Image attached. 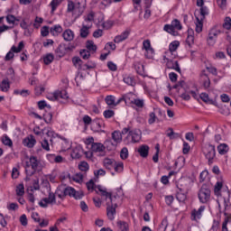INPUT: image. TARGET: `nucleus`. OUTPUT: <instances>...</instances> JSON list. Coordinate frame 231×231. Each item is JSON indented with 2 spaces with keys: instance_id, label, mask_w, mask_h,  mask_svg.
<instances>
[{
  "instance_id": "1",
  "label": "nucleus",
  "mask_w": 231,
  "mask_h": 231,
  "mask_svg": "<svg viewBox=\"0 0 231 231\" xmlns=\"http://www.w3.org/2000/svg\"><path fill=\"white\" fill-rule=\"evenodd\" d=\"M198 198L199 203H202V205H208L212 200V190L210 189V185L202 184L199 189Z\"/></svg>"
},
{
  "instance_id": "2",
  "label": "nucleus",
  "mask_w": 231,
  "mask_h": 231,
  "mask_svg": "<svg viewBox=\"0 0 231 231\" xmlns=\"http://www.w3.org/2000/svg\"><path fill=\"white\" fill-rule=\"evenodd\" d=\"M202 152L206 160H208V165H212L214 163V158H216V145L211 143L205 144L202 147Z\"/></svg>"
},
{
  "instance_id": "3",
  "label": "nucleus",
  "mask_w": 231,
  "mask_h": 231,
  "mask_svg": "<svg viewBox=\"0 0 231 231\" xmlns=\"http://www.w3.org/2000/svg\"><path fill=\"white\" fill-rule=\"evenodd\" d=\"M37 167H39V160L35 156H31L29 162H25V172L27 176H33L37 172Z\"/></svg>"
},
{
  "instance_id": "4",
  "label": "nucleus",
  "mask_w": 231,
  "mask_h": 231,
  "mask_svg": "<svg viewBox=\"0 0 231 231\" xmlns=\"http://www.w3.org/2000/svg\"><path fill=\"white\" fill-rule=\"evenodd\" d=\"M182 29L183 26H181V22H180L178 19H174L171 24H165L163 27L164 32H167V33L174 36L178 35L176 30L180 31Z\"/></svg>"
},
{
  "instance_id": "5",
  "label": "nucleus",
  "mask_w": 231,
  "mask_h": 231,
  "mask_svg": "<svg viewBox=\"0 0 231 231\" xmlns=\"http://www.w3.org/2000/svg\"><path fill=\"white\" fill-rule=\"evenodd\" d=\"M142 140V131L132 130L128 133L127 136L124 139L125 143L129 145V143H138Z\"/></svg>"
},
{
  "instance_id": "6",
  "label": "nucleus",
  "mask_w": 231,
  "mask_h": 231,
  "mask_svg": "<svg viewBox=\"0 0 231 231\" xmlns=\"http://www.w3.org/2000/svg\"><path fill=\"white\" fill-rule=\"evenodd\" d=\"M177 195L176 198L180 203H185L187 201V192L189 189L187 186L181 184V181H179L177 184Z\"/></svg>"
},
{
  "instance_id": "7",
  "label": "nucleus",
  "mask_w": 231,
  "mask_h": 231,
  "mask_svg": "<svg viewBox=\"0 0 231 231\" xmlns=\"http://www.w3.org/2000/svg\"><path fill=\"white\" fill-rule=\"evenodd\" d=\"M23 48H24V42H20L18 44V47H15V45H14L10 51L7 52V54L5 57V60L8 61V60H12V59H14V57H15V54L14 53H21V51H23Z\"/></svg>"
},
{
  "instance_id": "8",
  "label": "nucleus",
  "mask_w": 231,
  "mask_h": 231,
  "mask_svg": "<svg viewBox=\"0 0 231 231\" xmlns=\"http://www.w3.org/2000/svg\"><path fill=\"white\" fill-rule=\"evenodd\" d=\"M118 205L115 203V201H107L106 202V216L110 221L115 219V216L116 215V208Z\"/></svg>"
},
{
  "instance_id": "9",
  "label": "nucleus",
  "mask_w": 231,
  "mask_h": 231,
  "mask_svg": "<svg viewBox=\"0 0 231 231\" xmlns=\"http://www.w3.org/2000/svg\"><path fill=\"white\" fill-rule=\"evenodd\" d=\"M105 125L106 124L103 119L96 118L91 123V130L94 131V133H106V131L102 130V127Z\"/></svg>"
},
{
  "instance_id": "10",
  "label": "nucleus",
  "mask_w": 231,
  "mask_h": 231,
  "mask_svg": "<svg viewBox=\"0 0 231 231\" xmlns=\"http://www.w3.org/2000/svg\"><path fill=\"white\" fill-rule=\"evenodd\" d=\"M164 60H167V68H169V69H174L175 71H177L178 73H181V69L180 68V63L178 62V60H170L169 58H167V56H163Z\"/></svg>"
},
{
  "instance_id": "11",
  "label": "nucleus",
  "mask_w": 231,
  "mask_h": 231,
  "mask_svg": "<svg viewBox=\"0 0 231 231\" xmlns=\"http://www.w3.org/2000/svg\"><path fill=\"white\" fill-rule=\"evenodd\" d=\"M224 207H225V212H224V216H226L224 222L222 223V231H228V221H230V217H228V213H226V210H228V208H230V206H228V202L226 201V199H224Z\"/></svg>"
},
{
  "instance_id": "12",
  "label": "nucleus",
  "mask_w": 231,
  "mask_h": 231,
  "mask_svg": "<svg viewBox=\"0 0 231 231\" xmlns=\"http://www.w3.org/2000/svg\"><path fill=\"white\" fill-rule=\"evenodd\" d=\"M96 189L101 193V196L106 198V203L107 201H115V199H116V196H113L111 193L107 192L106 189H102V186L98 185Z\"/></svg>"
},
{
  "instance_id": "13",
  "label": "nucleus",
  "mask_w": 231,
  "mask_h": 231,
  "mask_svg": "<svg viewBox=\"0 0 231 231\" xmlns=\"http://www.w3.org/2000/svg\"><path fill=\"white\" fill-rule=\"evenodd\" d=\"M129 35H131V30L126 29L121 34L116 35L114 38V42H116V44H120V42H124V41H126V39H129Z\"/></svg>"
},
{
  "instance_id": "14",
  "label": "nucleus",
  "mask_w": 231,
  "mask_h": 231,
  "mask_svg": "<svg viewBox=\"0 0 231 231\" xmlns=\"http://www.w3.org/2000/svg\"><path fill=\"white\" fill-rule=\"evenodd\" d=\"M221 33V31H216L215 29H212L208 37V44L209 46H214L216 44V41L217 39V35Z\"/></svg>"
},
{
  "instance_id": "15",
  "label": "nucleus",
  "mask_w": 231,
  "mask_h": 231,
  "mask_svg": "<svg viewBox=\"0 0 231 231\" xmlns=\"http://www.w3.org/2000/svg\"><path fill=\"white\" fill-rule=\"evenodd\" d=\"M200 80L202 81L204 89H208V88H210V78L208 77V74H207L206 70H202L200 72Z\"/></svg>"
},
{
  "instance_id": "16",
  "label": "nucleus",
  "mask_w": 231,
  "mask_h": 231,
  "mask_svg": "<svg viewBox=\"0 0 231 231\" xmlns=\"http://www.w3.org/2000/svg\"><path fill=\"white\" fill-rule=\"evenodd\" d=\"M203 212H205V206H200L199 209H193L191 211L192 221H198V219H201Z\"/></svg>"
},
{
  "instance_id": "17",
  "label": "nucleus",
  "mask_w": 231,
  "mask_h": 231,
  "mask_svg": "<svg viewBox=\"0 0 231 231\" xmlns=\"http://www.w3.org/2000/svg\"><path fill=\"white\" fill-rule=\"evenodd\" d=\"M62 98L63 100H68L69 96H68V91L66 90H57L52 94V100H60Z\"/></svg>"
},
{
  "instance_id": "18",
  "label": "nucleus",
  "mask_w": 231,
  "mask_h": 231,
  "mask_svg": "<svg viewBox=\"0 0 231 231\" xmlns=\"http://www.w3.org/2000/svg\"><path fill=\"white\" fill-rule=\"evenodd\" d=\"M23 143L24 147H28L29 149H32L35 146V143H37V141L35 140V137L31 134L23 140Z\"/></svg>"
},
{
  "instance_id": "19",
  "label": "nucleus",
  "mask_w": 231,
  "mask_h": 231,
  "mask_svg": "<svg viewBox=\"0 0 231 231\" xmlns=\"http://www.w3.org/2000/svg\"><path fill=\"white\" fill-rule=\"evenodd\" d=\"M92 152H104L106 151V146L101 143H93L91 144Z\"/></svg>"
},
{
  "instance_id": "20",
  "label": "nucleus",
  "mask_w": 231,
  "mask_h": 231,
  "mask_svg": "<svg viewBox=\"0 0 231 231\" xmlns=\"http://www.w3.org/2000/svg\"><path fill=\"white\" fill-rule=\"evenodd\" d=\"M142 158H147L149 156V145L143 144L137 150Z\"/></svg>"
},
{
  "instance_id": "21",
  "label": "nucleus",
  "mask_w": 231,
  "mask_h": 231,
  "mask_svg": "<svg viewBox=\"0 0 231 231\" xmlns=\"http://www.w3.org/2000/svg\"><path fill=\"white\" fill-rule=\"evenodd\" d=\"M186 44L189 46V48H192V46L194 45V31L192 29L188 30Z\"/></svg>"
},
{
  "instance_id": "22",
  "label": "nucleus",
  "mask_w": 231,
  "mask_h": 231,
  "mask_svg": "<svg viewBox=\"0 0 231 231\" xmlns=\"http://www.w3.org/2000/svg\"><path fill=\"white\" fill-rule=\"evenodd\" d=\"M62 37L64 41L70 42L73 41V39H75V33L70 29H67L63 32Z\"/></svg>"
},
{
  "instance_id": "23",
  "label": "nucleus",
  "mask_w": 231,
  "mask_h": 231,
  "mask_svg": "<svg viewBox=\"0 0 231 231\" xmlns=\"http://www.w3.org/2000/svg\"><path fill=\"white\" fill-rule=\"evenodd\" d=\"M68 48L66 47V44L64 43H60L58 48L55 51V53L58 57H64V55H66V50Z\"/></svg>"
},
{
  "instance_id": "24",
  "label": "nucleus",
  "mask_w": 231,
  "mask_h": 231,
  "mask_svg": "<svg viewBox=\"0 0 231 231\" xmlns=\"http://www.w3.org/2000/svg\"><path fill=\"white\" fill-rule=\"evenodd\" d=\"M54 196L60 199L57 201V205H60V203L64 201V198H66V193L64 192V189H57L54 193Z\"/></svg>"
},
{
  "instance_id": "25",
  "label": "nucleus",
  "mask_w": 231,
  "mask_h": 231,
  "mask_svg": "<svg viewBox=\"0 0 231 231\" xmlns=\"http://www.w3.org/2000/svg\"><path fill=\"white\" fill-rule=\"evenodd\" d=\"M228 151H230V147H228V144H226V143H220L217 146V152L221 155L226 154V152H228Z\"/></svg>"
},
{
  "instance_id": "26",
  "label": "nucleus",
  "mask_w": 231,
  "mask_h": 231,
  "mask_svg": "<svg viewBox=\"0 0 231 231\" xmlns=\"http://www.w3.org/2000/svg\"><path fill=\"white\" fill-rule=\"evenodd\" d=\"M84 14V6L80 5V3L76 4V7L74 9V15L76 17H80Z\"/></svg>"
},
{
  "instance_id": "27",
  "label": "nucleus",
  "mask_w": 231,
  "mask_h": 231,
  "mask_svg": "<svg viewBox=\"0 0 231 231\" xmlns=\"http://www.w3.org/2000/svg\"><path fill=\"white\" fill-rule=\"evenodd\" d=\"M112 140L116 144L121 143H122V133H120V131H114L112 133Z\"/></svg>"
},
{
  "instance_id": "28",
  "label": "nucleus",
  "mask_w": 231,
  "mask_h": 231,
  "mask_svg": "<svg viewBox=\"0 0 231 231\" xmlns=\"http://www.w3.org/2000/svg\"><path fill=\"white\" fill-rule=\"evenodd\" d=\"M83 151L82 148H74L71 152V157L75 160H79V158H82Z\"/></svg>"
},
{
  "instance_id": "29",
  "label": "nucleus",
  "mask_w": 231,
  "mask_h": 231,
  "mask_svg": "<svg viewBox=\"0 0 231 231\" xmlns=\"http://www.w3.org/2000/svg\"><path fill=\"white\" fill-rule=\"evenodd\" d=\"M104 167H106V169H108V171H111V169H113L115 167V160L113 159H109V158H106L104 160Z\"/></svg>"
},
{
  "instance_id": "30",
  "label": "nucleus",
  "mask_w": 231,
  "mask_h": 231,
  "mask_svg": "<svg viewBox=\"0 0 231 231\" xmlns=\"http://www.w3.org/2000/svg\"><path fill=\"white\" fill-rule=\"evenodd\" d=\"M0 89L4 93H7L8 89H10V81L8 79H3L0 83Z\"/></svg>"
},
{
  "instance_id": "31",
  "label": "nucleus",
  "mask_w": 231,
  "mask_h": 231,
  "mask_svg": "<svg viewBox=\"0 0 231 231\" xmlns=\"http://www.w3.org/2000/svg\"><path fill=\"white\" fill-rule=\"evenodd\" d=\"M116 145L118 144H116L115 141H111V139H107L105 141V147H106L108 151H113V149H116Z\"/></svg>"
},
{
  "instance_id": "32",
  "label": "nucleus",
  "mask_w": 231,
  "mask_h": 231,
  "mask_svg": "<svg viewBox=\"0 0 231 231\" xmlns=\"http://www.w3.org/2000/svg\"><path fill=\"white\" fill-rule=\"evenodd\" d=\"M50 32L52 35H59V33H62V27L60 25H54L51 27Z\"/></svg>"
},
{
  "instance_id": "33",
  "label": "nucleus",
  "mask_w": 231,
  "mask_h": 231,
  "mask_svg": "<svg viewBox=\"0 0 231 231\" xmlns=\"http://www.w3.org/2000/svg\"><path fill=\"white\" fill-rule=\"evenodd\" d=\"M86 48L88 51H97V45H95V42L91 40L87 41Z\"/></svg>"
},
{
  "instance_id": "34",
  "label": "nucleus",
  "mask_w": 231,
  "mask_h": 231,
  "mask_svg": "<svg viewBox=\"0 0 231 231\" xmlns=\"http://www.w3.org/2000/svg\"><path fill=\"white\" fill-rule=\"evenodd\" d=\"M117 226L119 228V231H128L129 226L127 225V222L119 220L117 221Z\"/></svg>"
},
{
  "instance_id": "35",
  "label": "nucleus",
  "mask_w": 231,
  "mask_h": 231,
  "mask_svg": "<svg viewBox=\"0 0 231 231\" xmlns=\"http://www.w3.org/2000/svg\"><path fill=\"white\" fill-rule=\"evenodd\" d=\"M221 189H223V181H217L215 184L214 192L216 196H221Z\"/></svg>"
},
{
  "instance_id": "36",
  "label": "nucleus",
  "mask_w": 231,
  "mask_h": 231,
  "mask_svg": "<svg viewBox=\"0 0 231 231\" xmlns=\"http://www.w3.org/2000/svg\"><path fill=\"white\" fill-rule=\"evenodd\" d=\"M124 82L127 84V86H136V81L133 76H125L124 78Z\"/></svg>"
},
{
  "instance_id": "37",
  "label": "nucleus",
  "mask_w": 231,
  "mask_h": 231,
  "mask_svg": "<svg viewBox=\"0 0 231 231\" xmlns=\"http://www.w3.org/2000/svg\"><path fill=\"white\" fill-rule=\"evenodd\" d=\"M62 3V0H52L50 4V6L51 7V14H54L55 10L59 7V5Z\"/></svg>"
},
{
  "instance_id": "38",
  "label": "nucleus",
  "mask_w": 231,
  "mask_h": 231,
  "mask_svg": "<svg viewBox=\"0 0 231 231\" xmlns=\"http://www.w3.org/2000/svg\"><path fill=\"white\" fill-rule=\"evenodd\" d=\"M89 35V27L87 25H82V28L80 29V37L82 39H86Z\"/></svg>"
},
{
  "instance_id": "39",
  "label": "nucleus",
  "mask_w": 231,
  "mask_h": 231,
  "mask_svg": "<svg viewBox=\"0 0 231 231\" xmlns=\"http://www.w3.org/2000/svg\"><path fill=\"white\" fill-rule=\"evenodd\" d=\"M130 104H134V106H136V107H139L140 109H142V107L145 106L143 99H140V98H135L132 100Z\"/></svg>"
},
{
  "instance_id": "40",
  "label": "nucleus",
  "mask_w": 231,
  "mask_h": 231,
  "mask_svg": "<svg viewBox=\"0 0 231 231\" xmlns=\"http://www.w3.org/2000/svg\"><path fill=\"white\" fill-rule=\"evenodd\" d=\"M197 23H196V32L197 33H201L203 32V20H200L199 17H196Z\"/></svg>"
},
{
  "instance_id": "41",
  "label": "nucleus",
  "mask_w": 231,
  "mask_h": 231,
  "mask_svg": "<svg viewBox=\"0 0 231 231\" xmlns=\"http://www.w3.org/2000/svg\"><path fill=\"white\" fill-rule=\"evenodd\" d=\"M55 60V56H53V54H47L44 58H43V62L46 66H49V64H51L53 62V60Z\"/></svg>"
},
{
  "instance_id": "42",
  "label": "nucleus",
  "mask_w": 231,
  "mask_h": 231,
  "mask_svg": "<svg viewBox=\"0 0 231 231\" xmlns=\"http://www.w3.org/2000/svg\"><path fill=\"white\" fill-rule=\"evenodd\" d=\"M79 55L84 60H88V59L91 57V52L86 49H83L79 51Z\"/></svg>"
},
{
  "instance_id": "43",
  "label": "nucleus",
  "mask_w": 231,
  "mask_h": 231,
  "mask_svg": "<svg viewBox=\"0 0 231 231\" xmlns=\"http://www.w3.org/2000/svg\"><path fill=\"white\" fill-rule=\"evenodd\" d=\"M179 47H180V42H178V41L172 42L169 45L170 52L174 53V51H176V50H178Z\"/></svg>"
},
{
  "instance_id": "44",
  "label": "nucleus",
  "mask_w": 231,
  "mask_h": 231,
  "mask_svg": "<svg viewBox=\"0 0 231 231\" xmlns=\"http://www.w3.org/2000/svg\"><path fill=\"white\" fill-rule=\"evenodd\" d=\"M2 143H4V145H7V147L14 146V142H12V139H10V137H8V135L3 136Z\"/></svg>"
},
{
  "instance_id": "45",
  "label": "nucleus",
  "mask_w": 231,
  "mask_h": 231,
  "mask_svg": "<svg viewBox=\"0 0 231 231\" xmlns=\"http://www.w3.org/2000/svg\"><path fill=\"white\" fill-rule=\"evenodd\" d=\"M79 169L82 172H88V171H89V164L83 161L79 164Z\"/></svg>"
},
{
  "instance_id": "46",
  "label": "nucleus",
  "mask_w": 231,
  "mask_h": 231,
  "mask_svg": "<svg viewBox=\"0 0 231 231\" xmlns=\"http://www.w3.org/2000/svg\"><path fill=\"white\" fill-rule=\"evenodd\" d=\"M120 158L121 160H127V158H129V150H127V147L122 148L120 152Z\"/></svg>"
},
{
  "instance_id": "47",
  "label": "nucleus",
  "mask_w": 231,
  "mask_h": 231,
  "mask_svg": "<svg viewBox=\"0 0 231 231\" xmlns=\"http://www.w3.org/2000/svg\"><path fill=\"white\" fill-rule=\"evenodd\" d=\"M14 95H21V97H29L30 90H28V89H23V90L15 89L14 91Z\"/></svg>"
},
{
  "instance_id": "48",
  "label": "nucleus",
  "mask_w": 231,
  "mask_h": 231,
  "mask_svg": "<svg viewBox=\"0 0 231 231\" xmlns=\"http://www.w3.org/2000/svg\"><path fill=\"white\" fill-rule=\"evenodd\" d=\"M16 196H24V184L21 183L16 186Z\"/></svg>"
},
{
  "instance_id": "49",
  "label": "nucleus",
  "mask_w": 231,
  "mask_h": 231,
  "mask_svg": "<svg viewBox=\"0 0 231 231\" xmlns=\"http://www.w3.org/2000/svg\"><path fill=\"white\" fill-rule=\"evenodd\" d=\"M134 68L138 75H143V65L140 63H134Z\"/></svg>"
},
{
  "instance_id": "50",
  "label": "nucleus",
  "mask_w": 231,
  "mask_h": 231,
  "mask_svg": "<svg viewBox=\"0 0 231 231\" xmlns=\"http://www.w3.org/2000/svg\"><path fill=\"white\" fill-rule=\"evenodd\" d=\"M73 181H76V183H82L84 180V174L81 172L76 173L74 177L72 178Z\"/></svg>"
},
{
  "instance_id": "51",
  "label": "nucleus",
  "mask_w": 231,
  "mask_h": 231,
  "mask_svg": "<svg viewBox=\"0 0 231 231\" xmlns=\"http://www.w3.org/2000/svg\"><path fill=\"white\" fill-rule=\"evenodd\" d=\"M223 28L225 30H230L231 29V18L230 16H226L224 20Z\"/></svg>"
},
{
  "instance_id": "52",
  "label": "nucleus",
  "mask_w": 231,
  "mask_h": 231,
  "mask_svg": "<svg viewBox=\"0 0 231 231\" xmlns=\"http://www.w3.org/2000/svg\"><path fill=\"white\" fill-rule=\"evenodd\" d=\"M115 100H116V97L115 96H106V98H105V102L106 104H107V106H115Z\"/></svg>"
},
{
  "instance_id": "53",
  "label": "nucleus",
  "mask_w": 231,
  "mask_h": 231,
  "mask_svg": "<svg viewBox=\"0 0 231 231\" xmlns=\"http://www.w3.org/2000/svg\"><path fill=\"white\" fill-rule=\"evenodd\" d=\"M156 120H158V117L156 116V114L154 112L150 113L149 114L148 124L150 125H152V124H154V122H156Z\"/></svg>"
},
{
  "instance_id": "54",
  "label": "nucleus",
  "mask_w": 231,
  "mask_h": 231,
  "mask_svg": "<svg viewBox=\"0 0 231 231\" xmlns=\"http://www.w3.org/2000/svg\"><path fill=\"white\" fill-rule=\"evenodd\" d=\"M155 150H156V152L154 153V155L152 156V160L154 162V163H158V161H159V154H160V144L157 143L155 145Z\"/></svg>"
},
{
  "instance_id": "55",
  "label": "nucleus",
  "mask_w": 231,
  "mask_h": 231,
  "mask_svg": "<svg viewBox=\"0 0 231 231\" xmlns=\"http://www.w3.org/2000/svg\"><path fill=\"white\" fill-rule=\"evenodd\" d=\"M40 207L42 208H47L48 205H51V202L49 200L48 198H44L42 199V201L39 202Z\"/></svg>"
},
{
  "instance_id": "56",
  "label": "nucleus",
  "mask_w": 231,
  "mask_h": 231,
  "mask_svg": "<svg viewBox=\"0 0 231 231\" xmlns=\"http://www.w3.org/2000/svg\"><path fill=\"white\" fill-rule=\"evenodd\" d=\"M47 199H49L51 205H57L58 202H57V199L55 197V193L50 191Z\"/></svg>"
},
{
  "instance_id": "57",
  "label": "nucleus",
  "mask_w": 231,
  "mask_h": 231,
  "mask_svg": "<svg viewBox=\"0 0 231 231\" xmlns=\"http://www.w3.org/2000/svg\"><path fill=\"white\" fill-rule=\"evenodd\" d=\"M63 192H65V196H69L71 198L73 197V194H75V189L71 187H67L63 189Z\"/></svg>"
},
{
  "instance_id": "58",
  "label": "nucleus",
  "mask_w": 231,
  "mask_h": 231,
  "mask_svg": "<svg viewBox=\"0 0 231 231\" xmlns=\"http://www.w3.org/2000/svg\"><path fill=\"white\" fill-rule=\"evenodd\" d=\"M201 18L200 20L203 21L205 19L206 15H208V8L207 6H202L200 7V12H199Z\"/></svg>"
},
{
  "instance_id": "59",
  "label": "nucleus",
  "mask_w": 231,
  "mask_h": 231,
  "mask_svg": "<svg viewBox=\"0 0 231 231\" xmlns=\"http://www.w3.org/2000/svg\"><path fill=\"white\" fill-rule=\"evenodd\" d=\"M116 172H122L124 171V163L123 162H115L114 168Z\"/></svg>"
},
{
  "instance_id": "60",
  "label": "nucleus",
  "mask_w": 231,
  "mask_h": 231,
  "mask_svg": "<svg viewBox=\"0 0 231 231\" xmlns=\"http://www.w3.org/2000/svg\"><path fill=\"white\" fill-rule=\"evenodd\" d=\"M103 116L106 119L113 118V116H115V111L110 110V109L105 110L103 113Z\"/></svg>"
},
{
  "instance_id": "61",
  "label": "nucleus",
  "mask_w": 231,
  "mask_h": 231,
  "mask_svg": "<svg viewBox=\"0 0 231 231\" xmlns=\"http://www.w3.org/2000/svg\"><path fill=\"white\" fill-rule=\"evenodd\" d=\"M6 22L8 23V24H15V26H17V23H15V16L13 14H8L6 16Z\"/></svg>"
},
{
  "instance_id": "62",
  "label": "nucleus",
  "mask_w": 231,
  "mask_h": 231,
  "mask_svg": "<svg viewBox=\"0 0 231 231\" xmlns=\"http://www.w3.org/2000/svg\"><path fill=\"white\" fill-rule=\"evenodd\" d=\"M145 51L146 59H152V57H154V49H152V47H150V49H146Z\"/></svg>"
},
{
  "instance_id": "63",
  "label": "nucleus",
  "mask_w": 231,
  "mask_h": 231,
  "mask_svg": "<svg viewBox=\"0 0 231 231\" xmlns=\"http://www.w3.org/2000/svg\"><path fill=\"white\" fill-rule=\"evenodd\" d=\"M167 226H169V223L167 222V220L163 219L161 225L159 226L158 231H166Z\"/></svg>"
},
{
  "instance_id": "64",
  "label": "nucleus",
  "mask_w": 231,
  "mask_h": 231,
  "mask_svg": "<svg viewBox=\"0 0 231 231\" xmlns=\"http://www.w3.org/2000/svg\"><path fill=\"white\" fill-rule=\"evenodd\" d=\"M41 145H42V149H44V151H47V152L50 151V143H48V140L43 139L41 142Z\"/></svg>"
}]
</instances>
